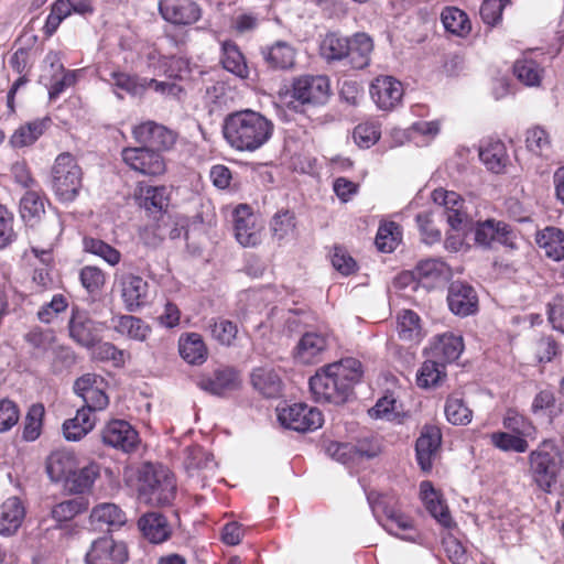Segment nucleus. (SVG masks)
Instances as JSON below:
<instances>
[{
	"mask_svg": "<svg viewBox=\"0 0 564 564\" xmlns=\"http://www.w3.org/2000/svg\"><path fill=\"white\" fill-rule=\"evenodd\" d=\"M176 494L174 475L162 465L147 463L139 469L138 499L150 506H164L173 501Z\"/></svg>",
	"mask_w": 564,
	"mask_h": 564,
	"instance_id": "20e7f679",
	"label": "nucleus"
},
{
	"mask_svg": "<svg viewBox=\"0 0 564 564\" xmlns=\"http://www.w3.org/2000/svg\"><path fill=\"white\" fill-rule=\"evenodd\" d=\"M329 346V336L324 332L311 330L302 335L293 349V358L301 365H313L322 360Z\"/></svg>",
	"mask_w": 564,
	"mask_h": 564,
	"instance_id": "2eb2a0df",
	"label": "nucleus"
},
{
	"mask_svg": "<svg viewBox=\"0 0 564 564\" xmlns=\"http://www.w3.org/2000/svg\"><path fill=\"white\" fill-rule=\"evenodd\" d=\"M107 325L105 322H98L91 318L90 314L83 308L73 307L68 321L69 337L79 346L90 349L100 339Z\"/></svg>",
	"mask_w": 564,
	"mask_h": 564,
	"instance_id": "0eeeda50",
	"label": "nucleus"
},
{
	"mask_svg": "<svg viewBox=\"0 0 564 564\" xmlns=\"http://www.w3.org/2000/svg\"><path fill=\"white\" fill-rule=\"evenodd\" d=\"M99 475V466L95 463H89L86 466L79 467L77 463L76 471H73L64 486L74 494H83L88 491L94 485Z\"/></svg>",
	"mask_w": 564,
	"mask_h": 564,
	"instance_id": "a19ab883",
	"label": "nucleus"
},
{
	"mask_svg": "<svg viewBox=\"0 0 564 564\" xmlns=\"http://www.w3.org/2000/svg\"><path fill=\"white\" fill-rule=\"evenodd\" d=\"M48 119H36L20 126L11 135L10 143L14 148L33 144L47 128Z\"/></svg>",
	"mask_w": 564,
	"mask_h": 564,
	"instance_id": "a18cd8bd",
	"label": "nucleus"
},
{
	"mask_svg": "<svg viewBox=\"0 0 564 564\" xmlns=\"http://www.w3.org/2000/svg\"><path fill=\"white\" fill-rule=\"evenodd\" d=\"M399 408L397 400L392 395H383L368 412L375 419L400 421Z\"/></svg>",
	"mask_w": 564,
	"mask_h": 564,
	"instance_id": "0e129e2a",
	"label": "nucleus"
},
{
	"mask_svg": "<svg viewBox=\"0 0 564 564\" xmlns=\"http://www.w3.org/2000/svg\"><path fill=\"white\" fill-rule=\"evenodd\" d=\"M449 310L458 316H468L477 311L475 290L463 282H453L447 294Z\"/></svg>",
	"mask_w": 564,
	"mask_h": 564,
	"instance_id": "393cba45",
	"label": "nucleus"
},
{
	"mask_svg": "<svg viewBox=\"0 0 564 564\" xmlns=\"http://www.w3.org/2000/svg\"><path fill=\"white\" fill-rule=\"evenodd\" d=\"M380 139V129L377 123L364 122L354 130V140L358 147L369 149Z\"/></svg>",
	"mask_w": 564,
	"mask_h": 564,
	"instance_id": "338daca9",
	"label": "nucleus"
},
{
	"mask_svg": "<svg viewBox=\"0 0 564 564\" xmlns=\"http://www.w3.org/2000/svg\"><path fill=\"white\" fill-rule=\"evenodd\" d=\"M198 386L212 394L221 395L235 390L239 386V378L237 371L226 367L217 369L212 376L203 377Z\"/></svg>",
	"mask_w": 564,
	"mask_h": 564,
	"instance_id": "cd10ccee",
	"label": "nucleus"
},
{
	"mask_svg": "<svg viewBox=\"0 0 564 564\" xmlns=\"http://www.w3.org/2000/svg\"><path fill=\"white\" fill-rule=\"evenodd\" d=\"M122 160L131 169L143 175L159 176L165 170V161L163 156L145 147L126 148L122 150Z\"/></svg>",
	"mask_w": 564,
	"mask_h": 564,
	"instance_id": "ddd939ff",
	"label": "nucleus"
},
{
	"mask_svg": "<svg viewBox=\"0 0 564 564\" xmlns=\"http://www.w3.org/2000/svg\"><path fill=\"white\" fill-rule=\"evenodd\" d=\"M462 335L446 332L435 336L430 345V355L444 365L451 364L459 358L464 351Z\"/></svg>",
	"mask_w": 564,
	"mask_h": 564,
	"instance_id": "5701e85b",
	"label": "nucleus"
},
{
	"mask_svg": "<svg viewBox=\"0 0 564 564\" xmlns=\"http://www.w3.org/2000/svg\"><path fill=\"white\" fill-rule=\"evenodd\" d=\"M539 48L531 50L522 58L518 59L513 65V73L516 77L525 86L536 87L540 86L544 76V67L542 62H539L536 57L541 55Z\"/></svg>",
	"mask_w": 564,
	"mask_h": 564,
	"instance_id": "bb28decb",
	"label": "nucleus"
},
{
	"mask_svg": "<svg viewBox=\"0 0 564 564\" xmlns=\"http://www.w3.org/2000/svg\"><path fill=\"white\" fill-rule=\"evenodd\" d=\"M274 123L259 111L243 109L227 115L223 135L228 145L238 152H256L273 135Z\"/></svg>",
	"mask_w": 564,
	"mask_h": 564,
	"instance_id": "f257e3e1",
	"label": "nucleus"
},
{
	"mask_svg": "<svg viewBox=\"0 0 564 564\" xmlns=\"http://www.w3.org/2000/svg\"><path fill=\"white\" fill-rule=\"evenodd\" d=\"M129 558L128 546L112 536L94 540L86 552V564H126Z\"/></svg>",
	"mask_w": 564,
	"mask_h": 564,
	"instance_id": "9b49d317",
	"label": "nucleus"
},
{
	"mask_svg": "<svg viewBox=\"0 0 564 564\" xmlns=\"http://www.w3.org/2000/svg\"><path fill=\"white\" fill-rule=\"evenodd\" d=\"M84 249L89 253L100 257L112 267L117 265L121 260V253L100 239L91 237L84 238Z\"/></svg>",
	"mask_w": 564,
	"mask_h": 564,
	"instance_id": "4d7b16f0",
	"label": "nucleus"
},
{
	"mask_svg": "<svg viewBox=\"0 0 564 564\" xmlns=\"http://www.w3.org/2000/svg\"><path fill=\"white\" fill-rule=\"evenodd\" d=\"M321 55L328 62L341 61L349 53V37L336 32L327 33L319 46Z\"/></svg>",
	"mask_w": 564,
	"mask_h": 564,
	"instance_id": "c03bdc74",
	"label": "nucleus"
},
{
	"mask_svg": "<svg viewBox=\"0 0 564 564\" xmlns=\"http://www.w3.org/2000/svg\"><path fill=\"white\" fill-rule=\"evenodd\" d=\"M441 19L444 28L455 35L465 36L471 30L467 14L456 7L445 8L442 11Z\"/></svg>",
	"mask_w": 564,
	"mask_h": 564,
	"instance_id": "8fccbe9b",
	"label": "nucleus"
},
{
	"mask_svg": "<svg viewBox=\"0 0 564 564\" xmlns=\"http://www.w3.org/2000/svg\"><path fill=\"white\" fill-rule=\"evenodd\" d=\"M21 216L24 220L31 221L44 214V199L35 191H29L20 202Z\"/></svg>",
	"mask_w": 564,
	"mask_h": 564,
	"instance_id": "69168bd1",
	"label": "nucleus"
},
{
	"mask_svg": "<svg viewBox=\"0 0 564 564\" xmlns=\"http://www.w3.org/2000/svg\"><path fill=\"white\" fill-rule=\"evenodd\" d=\"M62 232L63 223L58 215H53L35 231L36 237L33 238L31 251L46 267L53 261L52 250Z\"/></svg>",
	"mask_w": 564,
	"mask_h": 564,
	"instance_id": "f8f14e48",
	"label": "nucleus"
},
{
	"mask_svg": "<svg viewBox=\"0 0 564 564\" xmlns=\"http://www.w3.org/2000/svg\"><path fill=\"white\" fill-rule=\"evenodd\" d=\"M252 387L267 398H276L282 391V380L274 368L262 366L251 372Z\"/></svg>",
	"mask_w": 564,
	"mask_h": 564,
	"instance_id": "7c9ffc66",
	"label": "nucleus"
},
{
	"mask_svg": "<svg viewBox=\"0 0 564 564\" xmlns=\"http://www.w3.org/2000/svg\"><path fill=\"white\" fill-rule=\"evenodd\" d=\"M373 42L366 33H356L349 39V53L347 58L352 68L362 69L370 63Z\"/></svg>",
	"mask_w": 564,
	"mask_h": 564,
	"instance_id": "e433bc0d",
	"label": "nucleus"
},
{
	"mask_svg": "<svg viewBox=\"0 0 564 564\" xmlns=\"http://www.w3.org/2000/svg\"><path fill=\"white\" fill-rule=\"evenodd\" d=\"M446 377L445 365L435 358L429 359L421 366L416 382L421 388L436 387Z\"/></svg>",
	"mask_w": 564,
	"mask_h": 564,
	"instance_id": "3c124183",
	"label": "nucleus"
},
{
	"mask_svg": "<svg viewBox=\"0 0 564 564\" xmlns=\"http://www.w3.org/2000/svg\"><path fill=\"white\" fill-rule=\"evenodd\" d=\"M91 523L99 530L117 529L126 524V513L115 503L105 502L96 506L90 513Z\"/></svg>",
	"mask_w": 564,
	"mask_h": 564,
	"instance_id": "473e14b6",
	"label": "nucleus"
},
{
	"mask_svg": "<svg viewBox=\"0 0 564 564\" xmlns=\"http://www.w3.org/2000/svg\"><path fill=\"white\" fill-rule=\"evenodd\" d=\"M442 434L438 427L427 425L422 429L415 443L416 460L420 468L429 473L440 449Z\"/></svg>",
	"mask_w": 564,
	"mask_h": 564,
	"instance_id": "aec40b11",
	"label": "nucleus"
},
{
	"mask_svg": "<svg viewBox=\"0 0 564 564\" xmlns=\"http://www.w3.org/2000/svg\"><path fill=\"white\" fill-rule=\"evenodd\" d=\"M101 437L106 445L126 453L134 451L140 443L138 432L124 420L110 421L102 429Z\"/></svg>",
	"mask_w": 564,
	"mask_h": 564,
	"instance_id": "a211bd4d",
	"label": "nucleus"
},
{
	"mask_svg": "<svg viewBox=\"0 0 564 564\" xmlns=\"http://www.w3.org/2000/svg\"><path fill=\"white\" fill-rule=\"evenodd\" d=\"M368 501L373 516L387 532L404 540L412 539L406 534L413 529V522L408 516L395 509L383 497L373 500L371 496H368Z\"/></svg>",
	"mask_w": 564,
	"mask_h": 564,
	"instance_id": "6e6552de",
	"label": "nucleus"
},
{
	"mask_svg": "<svg viewBox=\"0 0 564 564\" xmlns=\"http://www.w3.org/2000/svg\"><path fill=\"white\" fill-rule=\"evenodd\" d=\"M208 330L214 340L227 347L234 345L238 334L237 325L226 318L210 319Z\"/></svg>",
	"mask_w": 564,
	"mask_h": 564,
	"instance_id": "603ef678",
	"label": "nucleus"
},
{
	"mask_svg": "<svg viewBox=\"0 0 564 564\" xmlns=\"http://www.w3.org/2000/svg\"><path fill=\"white\" fill-rule=\"evenodd\" d=\"M370 96L379 109L390 111L402 101L403 87L392 76H378L370 85Z\"/></svg>",
	"mask_w": 564,
	"mask_h": 564,
	"instance_id": "f3484780",
	"label": "nucleus"
},
{
	"mask_svg": "<svg viewBox=\"0 0 564 564\" xmlns=\"http://www.w3.org/2000/svg\"><path fill=\"white\" fill-rule=\"evenodd\" d=\"M263 56L270 66L286 69L294 65L295 50L289 43L279 41L264 50Z\"/></svg>",
	"mask_w": 564,
	"mask_h": 564,
	"instance_id": "de8ad7c7",
	"label": "nucleus"
},
{
	"mask_svg": "<svg viewBox=\"0 0 564 564\" xmlns=\"http://www.w3.org/2000/svg\"><path fill=\"white\" fill-rule=\"evenodd\" d=\"M502 424L507 431L524 438L535 436V426L532 422L514 410L507 411Z\"/></svg>",
	"mask_w": 564,
	"mask_h": 564,
	"instance_id": "13d9d810",
	"label": "nucleus"
},
{
	"mask_svg": "<svg viewBox=\"0 0 564 564\" xmlns=\"http://www.w3.org/2000/svg\"><path fill=\"white\" fill-rule=\"evenodd\" d=\"M401 241V230L398 224L393 221L380 225L377 236L376 246L382 252H392Z\"/></svg>",
	"mask_w": 564,
	"mask_h": 564,
	"instance_id": "6e6d98bb",
	"label": "nucleus"
},
{
	"mask_svg": "<svg viewBox=\"0 0 564 564\" xmlns=\"http://www.w3.org/2000/svg\"><path fill=\"white\" fill-rule=\"evenodd\" d=\"M330 85L326 76H301L293 82L291 97L305 106L324 105L329 97Z\"/></svg>",
	"mask_w": 564,
	"mask_h": 564,
	"instance_id": "1a4fd4ad",
	"label": "nucleus"
},
{
	"mask_svg": "<svg viewBox=\"0 0 564 564\" xmlns=\"http://www.w3.org/2000/svg\"><path fill=\"white\" fill-rule=\"evenodd\" d=\"M45 361L51 365L54 372L59 373L75 364L76 355L70 347L56 343Z\"/></svg>",
	"mask_w": 564,
	"mask_h": 564,
	"instance_id": "bf43d9fd",
	"label": "nucleus"
},
{
	"mask_svg": "<svg viewBox=\"0 0 564 564\" xmlns=\"http://www.w3.org/2000/svg\"><path fill=\"white\" fill-rule=\"evenodd\" d=\"M148 67L156 75L169 77H182V72L187 69V63L181 57L163 56L156 50L147 54Z\"/></svg>",
	"mask_w": 564,
	"mask_h": 564,
	"instance_id": "72a5a7b5",
	"label": "nucleus"
},
{
	"mask_svg": "<svg viewBox=\"0 0 564 564\" xmlns=\"http://www.w3.org/2000/svg\"><path fill=\"white\" fill-rule=\"evenodd\" d=\"M44 412L42 404H33L29 409L22 433L23 440L33 442L39 438L42 432Z\"/></svg>",
	"mask_w": 564,
	"mask_h": 564,
	"instance_id": "e2e57ef3",
	"label": "nucleus"
},
{
	"mask_svg": "<svg viewBox=\"0 0 564 564\" xmlns=\"http://www.w3.org/2000/svg\"><path fill=\"white\" fill-rule=\"evenodd\" d=\"M446 419L453 425H466L471 422L473 412L458 395H449L444 409Z\"/></svg>",
	"mask_w": 564,
	"mask_h": 564,
	"instance_id": "864d4df0",
	"label": "nucleus"
},
{
	"mask_svg": "<svg viewBox=\"0 0 564 564\" xmlns=\"http://www.w3.org/2000/svg\"><path fill=\"white\" fill-rule=\"evenodd\" d=\"M93 12L91 0H56L51 9L45 25L44 33L47 36L53 35L61 22L72 13L86 14Z\"/></svg>",
	"mask_w": 564,
	"mask_h": 564,
	"instance_id": "412c9836",
	"label": "nucleus"
},
{
	"mask_svg": "<svg viewBox=\"0 0 564 564\" xmlns=\"http://www.w3.org/2000/svg\"><path fill=\"white\" fill-rule=\"evenodd\" d=\"M234 229L237 241L243 247H253L261 240L259 217L247 205H239L234 210Z\"/></svg>",
	"mask_w": 564,
	"mask_h": 564,
	"instance_id": "dca6fc26",
	"label": "nucleus"
},
{
	"mask_svg": "<svg viewBox=\"0 0 564 564\" xmlns=\"http://www.w3.org/2000/svg\"><path fill=\"white\" fill-rule=\"evenodd\" d=\"M78 458L68 449H56L46 459V473L52 481L66 482L73 471H76Z\"/></svg>",
	"mask_w": 564,
	"mask_h": 564,
	"instance_id": "a878e982",
	"label": "nucleus"
},
{
	"mask_svg": "<svg viewBox=\"0 0 564 564\" xmlns=\"http://www.w3.org/2000/svg\"><path fill=\"white\" fill-rule=\"evenodd\" d=\"M361 377V362L345 358L318 370L310 379V389L316 401L340 404L348 399Z\"/></svg>",
	"mask_w": 564,
	"mask_h": 564,
	"instance_id": "f03ea898",
	"label": "nucleus"
},
{
	"mask_svg": "<svg viewBox=\"0 0 564 564\" xmlns=\"http://www.w3.org/2000/svg\"><path fill=\"white\" fill-rule=\"evenodd\" d=\"M530 473L534 482L550 492L564 468V443L553 438L543 440L529 456Z\"/></svg>",
	"mask_w": 564,
	"mask_h": 564,
	"instance_id": "7ed1b4c3",
	"label": "nucleus"
},
{
	"mask_svg": "<svg viewBox=\"0 0 564 564\" xmlns=\"http://www.w3.org/2000/svg\"><path fill=\"white\" fill-rule=\"evenodd\" d=\"M120 295L128 312H138L150 303L149 283L140 275L123 274L119 280Z\"/></svg>",
	"mask_w": 564,
	"mask_h": 564,
	"instance_id": "4468645a",
	"label": "nucleus"
},
{
	"mask_svg": "<svg viewBox=\"0 0 564 564\" xmlns=\"http://www.w3.org/2000/svg\"><path fill=\"white\" fill-rule=\"evenodd\" d=\"M513 232L510 227L495 219L477 223L475 227V241L484 247H490L494 242L513 245Z\"/></svg>",
	"mask_w": 564,
	"mask_h": 564,
	"instance_id": "b1692460",
	"label": "nucleus"
},
{
	"mask_svg": "<svg viewBox=\"0 0 564 564\" xmlns=\"http://www.w3.org/2000/svg\"><path fill=\"white\" fill-rule=\"evenodd\" d=\"M420 498L427 512L444 528L451 529L454 525L448 508L445 505L442 494L436 490L433 484L424 480L420 484Z\"/></svg>",
	"mask_w": 564,
	"mask_h": 564,
	"instance_id": "4be33fe9",
	"label": "nucleus"
},
{
	"mask_svg": "<svg viewBox=\"0 0 564 564\" xmlns=\"http://www.w3.org/2000/svg\"><path fill=\"white\" fill-rule=\"evenodd\" d=\"M26 341L33 348V355L44 360L57 343L51 332L31 330L26 335Z\"/></svg>",
	"mask_w": 564,
	"mask_h": 564,
	"instance_id": "680f3d73",
	"label": "nucleus"
},
{
	"mask_svg": "<svg viewBox=\"0 0 564 564\" xmlns=\"http://www.w3.org/2000/svg\"><path fill=\"white\" fill-rule=\"evenodd\" d=\"M278 421L282 426L305 433L319 429L324 417L322 412L305 403H293L276 409Z\"/></svg>",
	"mask_w": 564,
	"mask_h": 564,
	"instance_id": "423d86ee",
	"label": "nucleus"
},
{
	"mask_svg": "<svg viewBox=\"0 0 564 564\" xmlns=\"http://www.w3.org/2000/svg\"><path fill=\"white\" fill-rule=\"evenodd\" d=\"M85 510V503L80 498L68 499L54 506L52 517L58 521H68Z\"/></svg>",
	"mask_w": 564,
	"mask_h": 564,
	"instance_id": "774afa93",
	"label": "nucleus"
},
{
	"mask_svg": "<svg viewBox=\"0 0 564 564\" xmlns=\"http://www.w3.org/2000/svg\"><path fill=\"white\" fill-rule=\"evenodd\" d=\"M538 246L545 256L554 261L564 259V232L555 227H547L536 236Z\"/></svg>",
	"mask_w": 564,
	"mask_h": 564,
	"instance_id": "ea45409f",
	"label": "nucleus"
},
{
	"mask_svg": "<svg viewBox=\"0 0 564 564\" xmlns=\"http://www.w3.org/2000/svg\"><path fill=\"white\" fill-rule=\"evenodd\" d=\"M139 205L149 212H161L169 205V193L165 186H151L140 183L135 191Z\"/></svg>",
	"mask_w": 564,
	"mask_h": 564,
	"instance_id": "c9c22d12",
	"label": "nucleus"
},
{
	"mask_svg": "<svg viewBox=\"0 0 564 564\" xmlns=\"http://www.w3.org/2000/svg\"><path fill=\"white\" fill-rule=\"evenodd\" d=\"M270 230L273 239L279 242L293 239L296 231L294 214L286 209L279 210L270 221Z\"/></svg>",
	"mask_w": 564,
	"mask_h": 564,
	"instance_id": "49530a36",
	"label": "nucleus"
},
{
	"mask_svg": "<svg viewBox=\"0 0 564 564\" xmlns=\"http://www.w3.org/2000/svg\"><path fill=\"white\" fill-rule=\"evenodd\" d=\"M180 356L189 365H202L206 361L208 349L198 333H185L178 339Z\"/></svg>",
	"mask_w": 564,
	"mask_h": 564,
	"instance_id": "2f4dec72",
	"label": "nucleus"
},
{
	"mask_svg": "<svg viewBox=\"0 0 564 564\" xmlns=\"http://www.w3.org/2000/svg\"><path fill=\"white\" fill-rule=\"evenodd\" d=\"M96 419L88 409H78L76 415L63 423V434L67 441L77 442L95 426Z\"/></svg>",
	"mask_w": 564,
	"mask_h": 564,
	"instance_id": "4c0bfd02",
	"label": "nucleus"
},
{
	"mask_svg": "<svg viewBox=\"0 0 564 564\" xmlns=\"http://www.w3.org/2000/svg\"><path fill=\"white\" fill-rule=\"evenodd\" d=\"M220 62L224 68L239 78H247L249 69L246 58L240 48L232 41H225L221 44Z\"/></svg>",
	"mask_w": 564,
	"mask_h": 564,
	"instance_id": "58836bf2",
	"label": "nucleus"
},
{
	"mask_svg": "<svg viewBox=\"0 0 564 564\" xmlns=\"http://www.w3.org/2000/svg\"><path fill=\"white\" fill-rule=\"evenodd\" d=\"M490 442L496 448L502 452L524 453L529 447L524 437L508 432L491 433Z\"/></svg>",
	"mask_w": 564,
	"mask_h": 564,
	"instance_id": "5fc2aeb1",
	"label": "nucleus"
},
{
	"mask_svg": "<svg viewBox=\"0 0 564 564\" xmlns=\"http://www.w3.org/2000/svg\"><path fill=\"white\" fill-rule=\"evenodd\" d=\"M115 330L130 339L144 341L151 334V327L140 317L122 315L113 324Z\"/></svg>",
	"mask_w": 564,
	"mask_h": 564,
	"instance_id": "79ce46f5",
	"label": "nucleus"
},
{
	"mask_svg": "<svg viewBox=\"0 0 564 564\" xmlns=\"http://www.w3.org/2000/svg\"><path fill=\"white\" fill-rule=\"evenodd\" d=\"M107 82L116 89L123 90L131 96H141L145 93L148 78H141L124 72L113 70Z\"/></svg>",
	"mask_w": 564,
	"mask_h": 564,
	"instance_id": "09e8293b",
	"label": "nucleus"
},
{
	"mask_svg": "<svg viewBox=\"0 0 564 564\" xmlns=\"http://www.w3.org/2000/svg\"><path fill=\"white\" fill-rule=\"evenodd\" d=\"M525 142L529 151L536 155L549 156L551 153V138L547 131L542 127H533L529 129Z\"/></svg>",
	"mask_w": 564,
	"mask_h": 564,
	"instance_id": "052dcab7",
	"label": "nucleus"
},
{
	"mask_svg": "<svg viewBox=\"0 0 564 564\" xmlns=\"http://www.w3.org/2000/svg\"><path fill=\"white\" fill-rule=\"evenodd\" d=\"M25 517L21 500L10 497L0 505V534L11 535L18 531Z\"/></svg>",
	"mask_w": 564,
	"mask_h": 564,
	"instance_id": "c756f323",
	"label": "nucleus"
},
{
	"mask_svg": "<svg viewBox=\"0 0 564 564\" xmlns=\"http://www.w3.org/2000/svg\"><path fill=\"white\" fill-rule=\"evenodd\" d=\"M397 333L401 340L419 344L424 337L420 316L411 310L399 312L397 315Z\"/></svg>",
	"mask_w": 564,
	"mask_h": 564,
	"instance_id": "f704fd0d",
	"label": "nucleus"
},
{
	"mask_svg": "<svg viewBox=\"0 0 564 564\" xmlns=\"http://www.w3.org/2000/svg\"><path fill=\"white\" fill-rule=\"evenodd\" d=\"M479 159L494 173H501L506 167L508 155L500 141H490L479 149Z\"/></svg>",
	"mask_w": 564,
	"mask_h": 564,
	"instance_id": "37998d69",
	"label": "nucleus"
},
{
	"mask_svg": "<svg viewBox=\"0 0 564 564\" xmlns=\"http://www.w3.org/2000/svg\"><path fill=\"white\" fill-rule=\"evenodd\" d=\"M138 527L143 536L154 544L166 541L172 532L166 518L159 512L143 514L138 521Z\"/></svg>",
	"mask_w": 564,
	"mask_h": 564,
	"instance_id": "c85d7f7f",
	"label": "nucleus"
},
{
	"mask_svg": "<svg viewBox=\"0 0 564 564\" xmlns=\"http://www.w3.org/2000/svg\"><path fill=\"white\" fill-rule=\"evenodd\" d=\"M82 187V169L70 153L59 154L52 167V188L62 202H73Z\"/></svg>",
	"mask_w": 564,
	"mask_h": 564,
	"instance_id": "39448f33",
	"label": "nucleus"
},
{
	"mask_svg": "<svg viewBox=\"0 0 564 564\" xmlns=\"http://www.w3.org/2000/svg\"><path fill=\"white\" fill-rule=\"evenodd\" d=\"M432 199L436 205L444 208L446 220L453 230L464 234L470 229L471 219L459 194L444 188H436L432 193Z\"/></svg>",
	"mask_w": 564,
	"mask_h": 564,
	"instance_id": "9d476101",
	"label": "nucleus"
},
{
	"mask_svg": "<svg viewBox=\"0 0 564 564\" xmlns=\"http://www.w3.org/2000/svg\"><path fill=\"white\" fill-rule=\"evenodd\" d=\"M159 11L174 25H189L200 18V9L193 0H160Z\"/></svg>",
	"mask_w": 564,
	"mask_h": 564,
	"instance_id": "6ab92c4d",
	"label": "nucleus"
}]
</instances>
